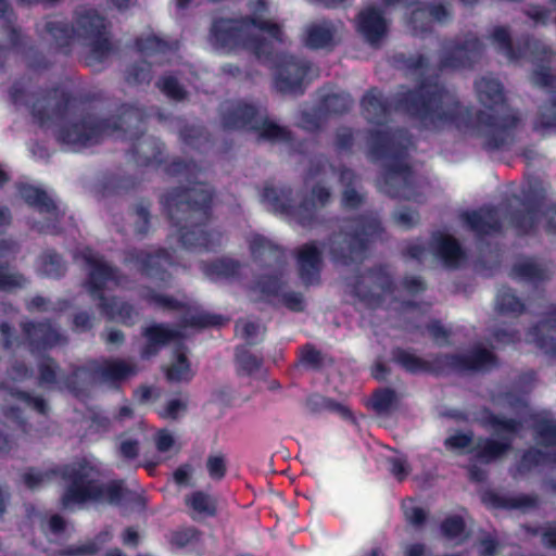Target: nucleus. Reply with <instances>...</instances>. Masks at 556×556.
Instances as JSON below:
<instances>
[{"label": "nucleus", "instance_id": "f257e3e1", "mask_svg": "<svg viewBox=\"0 0 556 556\" xmlns=\"http://www.w3.org/2000/svg\"><path fill=\"white\" fill-rule=\"evenodd\" d=\"M252 17L245 21L218 20L214 23L212 43L226 51L244 48L257 58H266L277 42L281 41L279 26L266 18L268 11L263 0L251 3Z\"/></svg>", "mask_w": 556, "mask_h": 556}, {"label": "nucleus", "instance_id": "f03ea898", "mask_svg": "<svg viewBox=\"0 0 556 556\" xmlns=\"http://www.w3.org/2000/svg\"><path fill=\"white\" fill-rule=\"evenodd\" d=\"M65 477L70 484L63 495V505L72 507L88 501L116 503L122 494V484L111 482L103 486L99 483V472L85 462L78 468L66 470Z\"/></svg>", "mask_w": 556, "mask_h": 556}, {"label": "nucleus", "instance_id": "7ed1b4c3", "mask_svg": "<svg viewBox=\"0 0 556 556\" xmlns=\"http://www.w3.org/2000/svg\"><path fill=\"white\" fill-rule=\"evenodd\" d=\"M80 257L89 270L88 289L91 295L102 301L101 306L110 318L126 323L130 318L131 307L116 300L109 304L102 294L104 289H112L118 285L115 271L89 248L80 252Z\"/></svg>", "mask_w": 556, "mask_h": 556}, {"label": "nucleus", "instance_id": "20e7f679", "mask_svg": "<svg viewBox=\"0 0 556 556\" xmlns=\"http://www.w3.org/2000/svg\"><path fill=\"white\" fill-rule=\"evenodd\" d=\"M491 427L496 435L502 438L501 442L494 440H481L471 447V438L465 433H456L445 441L447 450L455 453L471 452L480 463H489L502 455L509 446L511 437L517 433V425L511 420H503L492 417Z\"/></svg>", "mask_w": 556, "mask_h": 556}, {"label": "nucleus", "instance_id": "39448f33", "mask_svg": "<svg viewBox=\"0 0 556 556\" xmlns=\"http://www.w3.org/2000/svg\"><path fill=\"white\" fill-rule=\"evenodd\" d=\"M481 103L490 111L482 112L478 118V126L490 128L491 132L504 130L516 123V116L506 114L502 87L495 78H482L476 84Z\"/></svg>", "mask_w": 556, "mask_h": 556}, {"label": "nucleus", "instance_id": "423d86ee", "mask_svg": "<svg viewBox=\"0 0 556 556\" xmlns=\"http://www.w3.org/2000/svg\"><path fill=\"white\" fill-rule=\"evenodd\" d=\"M426 93L427 97L422 94L420 102L415 104L414 113L434 125L446 123L455 124L457 127L463 125L464 115L468 112H464L447 92L435 89Z\"/></svg>", "mask_w": 556, "mask_h": 556}, {"label": "nucleus", "instance_id": "0eeeda50", "mask_svg": "<svg viewBox=\"0 0 556 556\" xmlns=\"http://www.w3.org/2000/svg\"><path fill=\"white\" fill-rule=\"evenodd\" d=\"M231 128H248L255 130L260 137L271 141L289 139V132L267 118L264 112L253 105H239L233 116L226 121Z\"/></svg>", "mask_w": 556, "mask_h": 556}, {"label": "nucleus", "instance_id": "6e6552de", "mask_svg": "<svg viewBox=\"0 0 556 556\" xmlns=\"http://www.w3.org/2000/svg\"><path fill=\"white\" fill-rule=\"evenodd\" d=\"M535 432L539 443L547 450L530 451L523 456L525 465L556 462V424L547 416L535 421Z\"/></svg>", "mask_w": 556, "mask_h": 556}, {"label": "nucleus", "instance_id": "1a4fd4ad", "mask_svg": "<svg viewBox=\"0 0 556 556\" xmlns=\"http://www.w3.org/2000/svg\"><path fill=\"white\" fill-rule=\"evenodd\" d=\"M104 132L102 125H90L87 123L75 124L59 132V139L75 149L86 148L98 142L99 137Z\"/></svg>", "mask_w": 556, "mask_h": 556}, {"label": "nucleus", "instance_id": "9d476101", "mask_svg": "<svg viewBox=\"0 0 556 556\" xmlns=\"http://www.w3.org/2000/svg\"><path fill=\"white\" fill-rule=\"evenodd\" d=\"M357 29L367 41L376 43L386 35L388 23L382 12L367 7L357 17Z\"/></svg>", "mask_w": 556, "mask_h": 556}, {"label": "nucleus", "instance_id": "9b49d317", "mask_svg": "<svg viewBox=\"0 0 556 556\" xmlns=\"http://www.w3.org/2000/svg\"><path fill=\"white\" fill-rule=\"evenodd\" d=\"M79 35L92 37L97 40L96 52L100 55L109 49V41L105 35V22L94 11H88L78 18Z\"/></svg>", "mask_w": 556, "mask_h": 556}, {"label": "nucleus", "instance_id": "f8f14e48", "mask_svg": "<svg viewBox=\"0 0 556 556\" xmlns=\"http://www.w3.org/2000/svg\"><path fill=\"white\" fill-rule=\"evenodd\" d=\"M306 76V67L293 60L283 61L276 72V85L285 92H295Z\"/></svg>", "mask_w": 556, "mask_h": 556}, {"label": "nucleus", "instance_id": "ddd939ff", "mask_svg": "<svg viewBox=\"0 0 556 556\" xmlns=\"http://www.w3.org/2000/svg\"><path fill=\"white\" fill-rule=\"evenodd\" d=\"M298 265L303 281L314 283L319 274L320 250L314 243L303 245L299 250Z\"/></svg>", "mask_w": 556, "mask_h": 556}, {"label": "nucleus", "instance_id": "4468645a", "mask_svg": "<svg viewBox=\"0 0 556 556\" xmlns=\"http://www.w3.org/2000/svg\"><path fill=\"white\" fill-rule=\"evenodd\" d=\"M451 366L457 370H483L494 365L493 354L485 349H477L467 356H454L450 359Z\"/></svg>", "mask_w": 556, "mask_h": 556}, {"label": "nucleus", "instance_id": "2eb2a0df", "mask_svg": "<svg viewBox=\"0 0 556 556\" xmlns=\"http://www.w3.org/2000/svg\"><path fill=\"white\" fill-rule=\"evenodd\" d=\"M469 228L478 233H491L500 228L498 213L493 208H481L465 215Z\"/></svg>", "mask_w": 556, "mask_h": 556}, {"label": "nucleus", "instance_id": "dca6fc26", "mask_svg": "<svg viewBox=\"0 0 556 556\" xmlns=\"http://www.w3.org/2000/svg\"><path fill=\"white\" fill-rule=\"evenodd\" d=\"M177 336V332L163 325H152L148 327L144 331L147 344L142 351V356L149 358L154 355L163 344L175 341Z\"/></svg>", "mask_w": 556, "mask_h": 556}, {"label": "nucleus", "instance_id": "f3484780", "mask_svg": "<svg viewBox=\"0 0 556 556\" xmlns=\"http://www.w3.org/2000/svg\"><path fill=\"white\" fill-rule=\"evenodd\" d=\"M530 341L546 353L556 354V314L530 332Z\"/></svg>", "mask_w": 556, "mask_h": 556}, {"label": "nucleus", "instance_id": "a211bd4d", "mask_svg": "<svg viewBox=\"0 0 556 556\" xmlns=\"http://www.w3.org/2000/svg\"><path fill=\"white\" fill-rule=\"evenodd\" d=\"M434 244L439 256L443 260L446 266H458L463 258L464 253L459 244L446 235H439L434 237Z\"/></svg>", "mask_w": 556, "mask_h": 556}, {"label": "nucleus", "instance_id": "6ab92c4d", "mask_svg": "<svg viewBox=\"0 0 556 556\" xmlns=\"http://www.w3.org/2000/svg\"><path fill=\"white\" fill-rule=\"evenodd\" d=\"M334 27L328 22L312 24L306 29L305 45L309 48L329 47L334 38Z\"/></svg>", "mask_w": 556, "mask_h": 556}, {"label": "nucleus", "instance_id": "aec40b11", "mask_svg": "<svg viewBox=\"0 0 556 556\" xmlns=\"http://www.w3.org/2000/svg\"><path fill=\"white\" fill-rule=\"evenodd\" d=\"M20 193L29 205L35 206L40 213L53 215L56 206L53 199L46 191L31 185H23L20 188Z\"/></svg>", "mask_w": 556, "mask_h": 556}, {"label": "nucleus", "instance_id": "412c9836", "mask_svg": "<svg viewBox=\"0 0 556 556\" xmlns=\"http://www.w3.org/2000/svg\"><path fill=\"white\" fill-rule=\"evenodd\" d=\"M166 375L172 381H187L192 378L193 370L184 348L179 346L174 352L173 361L166 368Z\"/></svg>", "mask_w": 556, "mask_h": 556}, {"label": "nucleus", "instance_id": "4be33fe9", "mask_svg": "<svg viewBox=\"0 0 556 556\" xmlns=\"http://www.w3.org/2000/svg\"><path fill=\"white\" fill-rule=\"evenodd\" d=\"M187 505L194 515H212L215 510L214 502L211 497L202 492L192 493L188 500Z\"/></svg>", "mask_w": 556, "mask_h": 556}, {"label": "nucleus", "instance_id": "5701e85b", "mask_svg": "<svg viewBox=\"0 0 556 556\" xmlns=\"http://www.w3.org/2000/svg\"><path fill=\"white\" fill-rule=\"evenodd\" d=\"M134 367L125 361L114 359L105 363L102 375L106 379H122L134 374Z\"/></svg>", "mask_w": 556, "mask_h": 556}, {"label": "nucleus", "instance_id": "b1692460", "mask_svg": "<svg viewBox=\"0 0 556 556\" xmlns=\"http://www.w3.org/2000/svg\"><path fill=\"white\" fill-rule=\"evenodd\" d=\"M362 105L366 118H371V114L383 115L388 111V106L378 91L367 93L363 99Z\"/></svg>", "mask_w": 556, "mask_h": 556}, {"label": "nucleus", "instance_id": "393cba45", "mask_svg": "<svg viewBox=\"0 0 556 556\" xmlns=\"http://www.w3.org/2000/svg\"><path fill=\"white\" fill-rule=\"evenodd\" d=\"M427 15H428V11L425 9H417L416 11L413 12V18L410 20L409 23L412 24L415 31H417L418 28H420V30L425 29L424 18ZM429 15L433 20H435L438 22H442L445 18V16L447 15V11L443 7H433L429 11Z\"/></svg>", "mask_w": 556, "mask_h": 556}, {"label": "nucleus", "instance_id": "a878e982", "mask_svg": "<svg viewBox=\"0 0 556 556\" xmlns=\"http://www.w3.org/2000/svg\"><path fill=\"white\" fill-rule=\"evenodd\" d=\"M496 306L503 313L521 312L523 305L509 289H503L496 296Z\"/></svg>", "mask_w": 556, "mask_h": 556}, {"label": "nucleus", "instance_id": "bb28decb", "mask_svg": "<svg viewBox=\"0 0 556 556\" xmlns=\"http://www.w3.org/2000/svg\"><path fill=\"white\" fill-rule=\"evenodd\" d=\"M181 241L188 247L210 249L211 235L205 232L201 227H195L191 231L181 233Z\"/></svg>", "mask_w": 556, "mask_h": 556}, {"label": "nucleus", "instance_id": "cd10ccee", "mask_svg": "<svg viewBox=\"0 0 556 556\" xmlns=\"http://www.w3.org/2000/svg\"><path fill=\"white\" fill-rule=\"evenodd\" d=\"M139 50L147 54L165 53L170 49L169 45L154 35H149L146 39L138 40Z\"/></svg>", "mask_w": 556, "mask_h": 556}, {"label": "nucleus", "instance_id": "c85d7f7f", "mask_svg": "<svg viewBox=\"0 0 556 556\" xmlns=\"http://www.w3.org/2000/svg\"><path fill=\"white\" fill-rule=\"evenodd\" d=\"M395 401V394L391 390H380L376 392L370 401L371 407L377 413L388 412Z\"/></svg>", "mask_w": 556, "mask_h": 556}, {"label": "nucleus", "instance_id": "c756f323", "mask_svg": "<svg viewBox=\"0 0 556 556\" xmlns=\"http://www.w3.org/2000/svg\"><path fill=\"white\" fill-rule=\"evenodd\" d=\"M492 39L497 48L503 52L509 60L518 59V55L511 49L508 31L503 27H497L492 34Z\"/></svg>", "mask_w": 556, "mask_h": 556}, {"label": "nucleus", "instance_id": "7c9ffc66", "mask_svg": "<svg viewBox=\"0 0 556 556\" xmlns=\"http://www.w3.org/2000/svg\"><path fill=\"white\" fill-rule=\"evenodd\" d=\"M441 528L447 539H460L465 530V522L459 516H452L446 518Z\"/></svg>", "mask_w": 556, "mask_h": 556}, {"label": "nucleus", "instance_id": "2f4dec72", "mask_svg": "<svg viewBox=\"0 0 556 556\" xmlns=\"http://www.w3.org/2000/svg\"><path fill=\"white\" fill-rule=\"evenodd\" d=\"M379 225L376 220H371L368 224L364 225L362 227V230L358 231L352 241V249L351 252L355 253L357 249L363 248L365 244V241L368 240V238H372L378 233Z\"/></svg>", "mask_w": 556, "mask_h": 556}, {"label": "nucleus", "instance_id": "473e14b6", "mask_svg": "<svg viewBox=\"0 0 556 556\" xmlns=\"http://www.w3.org/2000/svg\"><path fill=\"white\" fill-rule=\"evenodd\" d=\"M159 87L162 92L172 99H182L185 96L184 88L179 85L176 78L165 76L159 81Z\"/></svg>", "mask_w": 556, "mask_h": 556}, {"label": "nucleus", "instance_id": "72a5a7b5", "mask_svg": "<svg viewBox=\"0 0 556 556\" xmlns=\"http://www.w3.org/2000/svg\"><path fill=\"white\" fill-rule=\"evenodd\" d=\"M403 510L406 520L412 525L418 526L426 518L425 510L413 500L403 503Z\"/></svg>", "mask_w": 556, "mask_h": 556}, {"label": "nucleus", "instance_id": "f704fd0d", "mask_svg": "<svg viewBox=\"0 0 556 556\" xmlns=\"http://www.w3.org/2000/svg\"><path fill=\"white\" fill-rule=\"evenodd\" d=\"M478 48V42H467L464 47H458L454 50V60L448 61L444 64V66L458 67L465 66L467 62L463 60L464 58H468L470 53H473Z\"/></svg>", "mask_w": 556, "mask_h": 556}, {"label": "nucleus", "instance_id": "c9c22d12", "mask_svg": "<svg viewBox=\"0 0 556 556\" xmlns=\"http://www.w3.org/2000/svg\"><path fill=\"white\" fill-rule=\"evenodd\" d=\"M396 361L409 371H419L426 368L424 362L407 351H399L395 355Z\"/></svg>", "mask_w": 556, "mask_h": 556}, {"label": "nucleus", "instance_id": "e433bc0d", "mask_svg": "<svg viewBox=\"0 0 556 556\" xmlns=\"http://www.w3.org/2000/svg\"><path fill=\"white\" fill-rule=\"evenodd\" d=\"M236 331L247 340L254 341L262 333V327L258 323L245 319L237 324Z\"/></svg>", "mask_w": 556, "mask_h": 556}, {"label": "nucleus", "instance_id": "4c0bfd02", "mask_svg": "<svg viewBox=\"0 0 556 556\" xmlns=\"http://www.w3.org/2000/svg\"><path fill=\"white\" fill-rule=\"evenodd\" d=\"M25 279L23 276L12 271L8 267L0 268V289H11L14 287H21Z\"/></svg>", "mask_w": 556, "mask_h": 556}, {"label": "nucleus", "instance_id": "58836bf2", "mask_svg": "<svg viewBox=\"0 0 556 556\" xmlns=\"http://www.w3.org/2000/svg\"><path fill=\"white\" fill-rule=\"evenodd\" d=\"M535 127L543 131L556 129V103L543 110L535 124Z\"/></svg>", "mask_w": 556, "mask_h": 556}, {"label": "nucleus", "instance_id": "ea45409f", "mask_svg": "<svg viewBox=\"0 0 556 556\" xmlns=\"http://www.w3.org/2000/svg\"><path fill=\"white\" fill-rule=\"evenodd\" d=\"M206 468L212 479H222L226 471V462L224 456L216 454L207 458Z\"/></svg>", "mask_w": 556, "mask_h": 556}, {"label": "nucleus", "instance_id": "a19ab883", "mask_svg": "<svg viewBox=\"0 0 556 556\" xmlns=\"http://www.w3.org/2000/svg\"><path fill=\"white\" fill-rule=\"evenodd\" d=\"M539 269L532 261L526 260L515 265L514 275L520 279L533 280L538 277Z\"/></svg>", "mask_w": 556, "mask_h": 556}, {"label": "nucleus", "instance_id": "79ce46f5", "mask_svg": "<svg viewBox=\"0 0 556 556\" xmlns=\"http://www.w3.org/2000/svg\"><path fill=\"white\" fill-rule=\"evenodd\" d=\"M155 445L159 452H170L176 446L175 438L167 430H160L155 435Z\"/></svg>", "mask_w": 556, "mask_h": 556}, {"label": "nucleus", "instance_id": "37998d69", "mask_svg": "<svg viewBox=\"0 0 556 556\" xmlns=\"http://www.w3.org/2000/svg\"><path fill=\"white\" fill-rule=\"evenodd\" d=\"M119 452L126 458H134L138 454V434L136 438L125 435L121 439Z\"/></svg>", "mask_w": 556, "mask_h": 556}, {"label": "nucleus", "instance_id": "c03bdc74", "mask_svg": "<svg viewBox=\"0 0 556 556\" xmlns=\"http://www.w3.org/2000/svg\"><path fill=\"white\" fill-rule=\"evenodd\" d=\"M42 271L47 276H59L62 271L60 257L56 254H48L45 256Z\"/></svg>", "mask_w": 556, "mask_h": 556}, {"label": "nucleus", "instance_id": "a18cd8bd", "mask_svg": "<svg viewBox=\"0 0 556 556\" xmlns=\"http://www.w3.org/2000/svg\"><path fill=\"white\" fill-rule=\"evenodd\" d=\"M186 410V402L181 399L170 400L161 415L165 418H178Z\"/></svg>", "mask_w": 556, "mask_h": 556}, {"label": "nucleus", "instance_id": "49530a36", "mask_svg": "<svg viewBox=\"0 0 556 556\" xmlns=\"http://www.w3.org/2000/svg\"><path fill=\"white\" fill-rule=\"evenodd\" d=\"M408 465L405 458L396 456L391 459V472L397 479H404L408 475Z\"/></svg>", "mask_w": 556, "mask_h": 556}, {"label": "nucleus", "instance_id": "de8ad7c7", "mask_svg": "<svg viewBox=\"0 0 556 556\" xmlns=\"http://www.w3.org/2000/svg\"><path fill=\"white\" fill-rule=\"evenodd\" d=\"M238 363L240 367L248 374H252L260 367L261 364L260 359L256 356L250 354L239 355Z\"/></svg>", "mask_w": 556, "mask_h": 556}, {"label": "nucleus", "instance_id": "09e8293b", "mask_svg": "<svg viewBox=\"0 0 556 556\" xmlns=\"http://www.w3.org/2000/svg\"><path fill=\"white\" fill-rule=\"evenodd\" d=\"M264 201H266L274 211L286 212L287 207L285 204H280L274 189H265L263 194Z\"/></svg>", "mask_w": 556, "mask_h": 556}, {"label": "nucleus", "instance_id": "8fccbe9b", "mask_svg": "<svg viewBox=\"0 0 556 556\" xmlns=\"http://www.w3.org/2000/svg\"><path fill=\"white\" fill-rule=\"evenodd\" d=\"M45 477L39 470H30L24 476V480L29 488H36L45 480Z\"/></svg>", "mask_w": 556, "mask_h": 556}, {"label": "nucleus", "instance_id": "3c124183", "mask_svg": "<svg viewBox=\"0 0 556 556\" xmlns=\"http://www.w3.org/2000/svg\"><path fill=\"white\" fill-rule=\"evenodd\" d=\"M192 475V468L189 465L179 467L175 473L174 479L178 484H186Z\"/></svg>", "mask_w": 556, "mask_h": 556}, {"label": "nucleus", "instance_id": "603ef678", "mask_svg": "<svg viewBox=\"0 0 556 556\" xmlns=\"http://www.w3.org/2000/svg\"><path fill=\"white\" fill-rule=\"evenodd\" d=\"M54 364L51 361H47L42 364L40 378L43 382H52L54 380Z\"/></svg>", "mask_w": 556, "mask_h": 556}, {"label": "nucleus", "instance_id": "864d4df0", "mask_svg": "<svg viewBox=\"0 0 556 556\" xmlns=\"http://www.w3.org/2000/svg\"><path fill=\"white\" fill-rule=\"evenodd\" d=\"M330 193L324 187H317L313 190L314 203L313 205H324L329 199Z\"/></svg>", "mask_w": 556, "mask_h": 556}, {"label": "nucleus", "instance_id": "5fc2aeb1", "mask_svg": "<svg viewBox=\"0 0 556 556\" xmlns=\"http://www.w3.org/2000/svg\"><path fill=\"white\" fill-rule=\"evenodd\" d=\"M361 201L359 194L352 188H348L343 193V204L353 207Z\"/></svg>", "mask_w": 556, "mask_h": 556}, {"label": "nucleus", "instance_id": "6e6d98bb", "mask_svg": "<svg viewBox=\"0 0 556 556\" xmlns=\"http://www.w3.org/2000/svg\"><path fill=\"white\" fill-rule=\"evenodd\" d=\"M302 359L307 364L315 365L319 361V353L311 346H306L302 351Z\"/></svg>", "mask_w": 556, "mask_h": 556}, {"label": "nucleus", "instance_id": "4d7b16f0", "mask_svg": "<svg viewBox=\"0 0 556 556\" xmlns=\"http://www.w3.org/2000/svg\"><path fill=\"white\" fill-rule=\"evenodd\" d=\"M251 249L255 254L258 253L261 250L270 249V243L263 237L256 236L251 243Z\"/></svg>", "mask_w": 556, "mask_h": 556}, {"label": "nucleus", "instance_id": "13d9d810", "mask_svg": "<svg viewBox=\"0 0 556 556\" xmlns=\"http://www.w3.org/2000/svg\"><path fill=\"white\" fill-rule=\"evenodd\" d=\"M496 544L492 539H486L481 542L480 554L482 556H491L495 552Z\"/></svg>", "mask_w": 556, "mask_h": 556}, {"label": "nucleus", "instance_id": "bf43d9fd", "mask_svg": "<svg viewBox=\"0 0 556 556\" xmlns=\"http://www.w3.org/2000/svg\"><path fill=\"white\" fill-rule=\"evenodd\" d=\"M260 288L261 291L266 294H277L279 290V283L276 279H269L267 282H263Z\"/></svg>", "mask_w": 556, "mask_h": 556}, {"label": "nucleus", "instance_id": "052dcab7", "mask_svg": "<svg viewBox=\"0 0 556 556\" xmlns=\"http://www.w3.org/2000/svg\"><path fill=\"white\" fill-rule=\"evenodd\" d=\"M528 15L535 22V23H546V12L539 8H532L529 10Z\"/></svg>", "mask_w": 556, "mask_h": 556}, {"label": "nucleus", "instance_id": "680f3d73", "mask_svg": "<svg viewBox=\"0 0 556 556\" xmlns=\"http://www.w3.org/2000/svg\"><path fill=\"white\" fill-rule=\"evenodd\" d=\"M49 527L53 533H59L64 529L65 522L60 516H52L49 521Z\"/></svg>", "mask_w": 556, "mask_h": 556}, {"label": "nucleus", "instance_id": "e2e57ef3", "mask_svg": "<svg viewBox=\"0 0 556 556\" xmlns=\"http://www.w3.org/2000/svg\"><path fill=\"white\" fill-rule=\"evenodd\" d=\"M544 543L556 547V528L549 527L544 533H543Z\"/></svg>", "mask_w": 556, "mask_h": 556}, {"label": "nucleus", "instance_id": "0e129e2a", "mask_svg": "<svg viewBox=\"0 0 556 556\" xmlns=\"http://www.w3.org/2000/svg\"><path fill=\"white\" fill-rule=\"evenodd\" d=\"M286 304L293 311L302 308V299L299 295H288L285 299Z\"/></svg>", "mask_w": 556, "mask_h": 556}, {"label": "nucleus", "instance_id": "69168bd1", "mask_svg": "<svg viewBox=\"0 0 556 556\" xmlns=\"http://www.w3.org/2000/svg\"><path fill=\"white\" fill-rule=\"evenodd\" d=\"M123 540L125 544L135 545L138 542V533L134 529L129 528L125 531Z\"/></svg>", "mask_w": 556, "mask_h": 556}, {"label": "nucleus", "instance_id": "338daca9", "mask_svg": "<svg viewBox=\"0 0 556 556\" xmlns=\"http://www.w3.org/2000/svg\"><path fill=\"white\" fill-rule=\"evenodd\" d=\"M424 546L419 544L410 545L405 551V556H422Z\"/></svg>", "mask_w": 556, "mask_h": 556}, {"label": "nucleus", "instance_id": "774afa93", "mask_svg": "<svg viewBox=\"0 0 556 556\" xmlns=\"http://www.w3.org/2000/svg\"><path fill=\"white\" fill-rule=\"evenodd\" d=\"M155 301V303L162 305V306H165V307H174V301L168 299V298H165V296H155L153 299Z\"/></svg>", "mask_w": 556, "mask_h": 556}]
</instances>
